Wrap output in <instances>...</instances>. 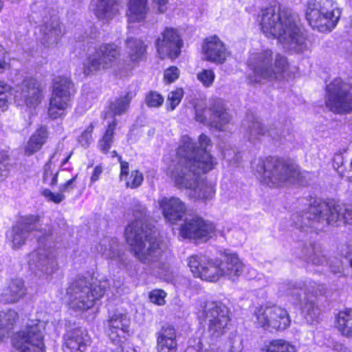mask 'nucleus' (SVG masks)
Returning <instances> with one entry per match:
<instances>
[{"instance_id":"nucleus-3","label":"nucleus","mask_w":352,"mask_h":352,"mask_svg":"<svg viewBox=\"0 0 352 352\" xmlns=\"http://www.w3.org/2000/svg\"><path fill=\"white\" fill-rule=\"evenodd\" d=\"M125 239L130 252L135 258L144 264H152L159 261L163 255L170 252L168 245L144 227V221H130L125 228Z\"/></svg>"},{"instance_id":"nucleus-55","label":"nucleus","mask_w":352,"mask_h":352,"mask_svg":"<svg viewBox=\"0 0 352 352\" xmlns=\"http://www.w3.org/2000/svg\"><path fill=\"white\" fill-rule=\"evenodd\" d=\"M102 173V168L100 166H96L90 179L91 182H96L99 179L100 175H101Z\"/></svg>"},{"instance_id":"nucleus-50","label":"nucleus","mask_w":352,"mask_h":352,"mask_svg":"<svg viewBox=\"0 0 352 352\" xmlns=\"http://www.w3.org/2000/svg\"><path fill=\"white\" fill-rule=\"evenodd\" d=\"M224 158L232 166H237L241 160V154L232 150L225 152Z\"/></svg>"},{"instance_id":"nucleus-14","label":"nucleus","mask_w":352,"mask_h":352,"mask_svg":"<svg viewBox=\"0 0 352 352\" xmlns=\"http://www.w3.org/2000/svg\"><path fill=\"white\" fill-rule=\"evenodd\" d=\"M120 50L114 43L102 44L88 58L85 65L84 73L89 75L92 72L111 67L119 58Z\"/></svg>"},{"instance_id":"nucleus-37","label":"nucleus","mask_w":352,"mask_h":352,"mask_svg":"<svg viewBox=\"0 0 352 352\" xmlns=\"http://www.w3.org/2000/svg\"><path fill=\"white\" fill-rule=\"evenodd\" d=\"M117 124L118 122L116 119H113V121L109 124L104 134L99 141L100 150L104 153H107L111 146L113 140L114 131Z\"/></svg>"},{"instance_id":"nucleus-29","label":"nucleus","mask_w":352,"mask_h":352,"mask_svg":"<svg viewBox=\"0 0 352 352\" xmlns=\"http://www.w3.org/2000/svg\"><path fill=\"white\" fill-rule=\"evenodd\" d=\"M25 288L19 280H11L3 290L1 300L5 304L14 303L24 296Z\"/></svg>"},{"instance_id":"nucleus-33","label":"nucleus","mask_w":352,"mask_h":352,"mask_svg":"<svg viewBox=\"0 0 352 352\" xmlns=\"http://www.w3.org/2000/svg\"><path fill=\"white\" fill-rule=\"evenodd\" d=\"M297 348L291 341L284 338H274L261 348L260 352H297Z\"/></svg>"},{"instance_id":"nucleus-5","label":"nucleus","mask_w":352,"mask_h":352,"mask_svg":"<svg viewBox=\"0 0 352 352\" xmlns=\"http://www.w3.org/2000/svg\"><path fill=\"white\" fill-rule=\"evenodd\" d=\"M200 324L207 325V331L212 340L226 336L230 331L232 312L228 305L219 300H208L196 311Z\"/></svg>"},{"instance_id":"nucleus-8","label":"nucleus","mask_w":352,"mask_h":352,"mask_svg":"<svg viewBox=\"0 0 352 352\" xmlns=\"http://www.w3.org/2000/svg\"><path fill=\"white\" fill-rule=\"evenodd\" d=\"M305 17L313 29L328 32L336 26L340 11L333 0H309L306 4Z\"/></svg>"},{"instance_id":"nucleus-17","label":"nucleus","mask_w":352,"mask_h":352,"mask_svg":"<svg viewBox=\"0 0 352 352\" xmlns=\"http://www.w3.org/2000/svg\"><path fill=\"white\" fill-rule=\"evenodd\" d=\"M217 229L212 221H184L179 235L183 239H193L196 243L208 241L216 236Z\"/></svg>"},{"instance_id":"nucleus-21","label":"nucleus","mask_w":352,"mask_h":352,"mask_svg":"<svg viewBox=\"0 0 352 352\" xmlns=\"http://www.w3.org/2000/svg\"><path fill=\"white\" fill-rule=\"evenodd\" d=\"M130 318L124 313H114L107 319L108 336L115 344L124 343L130 335Z\"/></svg>"},{"instance_id":"nucleus-57","label":"nucleus","mask_w":352,"mask_h":352,"mask_svg":"<svg viewBox=\"0 0 352 352\" xmlns=\"http://www.w3.org/2000/svg\"><path fill=\"white\" fill-rule=\"evenodd\" d=\"M9 87L3 82H0V97L5 96V94L7 91H8Z\"/></svg>"},{"instance_id":"nucleus-61","label":"nucleus","mask_w":352,"mask_h":352,"mask_svg":"<svg viewBox=\"0 0 352 352\" xmlns=\"http://www.w3.org/2000/svg\"><path fill=\"white\" fill-rule=\"evenodd\" d=\"M113 154H114L115 155H117V153H116V151H113Z\"/></svg>"},{"instance_id":"nucleus-38","label":"nucleus","mask_w":352,"mask_h":352,"mask_svg":"<svg viewBox=\"0 0 352 352\" xmlns=\"http://www.w3.org/2000/svg\"><path fill=\"white\" fill-rule=\"evenodd\" d=\"M56 153H54L50 160L45 164L43 168V182L51 186H54L57 183V176L58 171L54 168L52 164V160L56 157Z\"/></svg>"},{"instance_id":"nucleus-52","label":"nucleus","mask_w":352,"mask_h":352,"mask_svg":"<svg viewBox=\"0 0 352 352\" xmlns=\"http://www.w3.org/2000/svg\"><path fill=\"white\" fill-rule=\"evenodd\" d=\"M118 160L120 162V180H124L125 177L129 175V164L126 162L122 161L121 157H119Z\"/></svg>"},{"instance_id":"nucleus-60","label":"nucleus","mask_w":352,"mask_h":352,"mask_svg":"<svg viewBox=\"0 0 352 352\" xmlns=\"http://www.w3.org/2000/svg\"><path fill=\"white\" fill-rule=\"evenodd\" d=\"M3 8V3L0 1V11Z\"/></svg>"},{"instance_id":"nucleus-42","label":"nucleus","mask_w":352,"mask_h":352,"mask_svg":"<svg viewBox=\"0 0 352 352\" xmlns=\"http://www.w3.org/2000/svg\"><path fill=\"white\" fill-rule=\"evenodd\" d=\"M166 293L162 289H153L148 294L149 300L160 306L164 305L166 303Z\"/></svg>"},{"instance_id":"nucleus-31","label":"nucleus","mask_w":352,"mask_h":352,"mask_svg":"<svg viewBox=\"0 0 352 352\" xmlns=\"http://www.w3.org/2000/svg\"><path fill=\"white\" fill-rule=\"evenodd\" d=\"M126 53L130 62L133 63L142 60L146 50L144 42L138 38H129L126 41Z\"/></svg>"},{"instance_id":"nucleus-26","label":"nucleus","mask_w":352,"mask_h":352,"mask_svg":"<svg viewBox=\"0 0 352 352\" xmlns=\"http://www.w3.org/2000/svg\"><path fill=\"white\" fill-rule=\"evenodd\" d=\"M157 202L167 220H179L186 212L184 203L179 198L163 197Z\"/></svg>"},{"instance_id":"nucleus-41","label":"nucleus","mask_w":352,"mask_h":352,"mask_svg":"<svg viewBox=\"0 0 352 352\" xmlns=\"http://www.w3.org/2000/svg\"><path fill=\"white\" fill-rule=\"evenodd\" d=\"M126 182L127 188H135L138 187L143 181V176L138 170L132 171L131 175L124 179Z\"/></svg>"},{"instance_id":"nucleus-24","label":"nucleus","mask_w":352,"mask_h":352,"mask_svg":"<svg viewBox=\"0 0 352 352\" xmlns=\"http://www.w3.org/2000/svg\"><path fill=\"white\" fill-rule=\"evenodd\" d=\"M218 258L220 263L221 277L228 276L230 279L239 277L243 271L244 264L236 252L224 250L219 252Z\"/></svg>"},{"instance_id":"nucleus-47","label":"nucleus","mask_w":352,"mask_h":352,"mask_svg":"<svg viewBox=\"0 0 352 352\" xmlns=\"http://www.w3.org/2000/svg\"><path fill=\"white\" fill-rule=\"evenodd\" d=\"M132 212L135 220L146 219L148 217L146 208L140 203H137L133 206Z\"/></svg>"},{"instance_id":"nucleus-13","label":"nucleus","mask_w":352,"mask_h":352,"mask_svg":"<svg viewBox=\"0 0 352 352\" xmlns=\"http://www.w3.org/2000/svg\"><path fill=\"white\" fill-rule=\"evenodd\" d=\"M72 87V82L66 77L58 76L54 79L48 109V115L52 119L54 120L64 115V111L69 104Z\"/></svg>"},{"instance_id":"nucleus-45","label":"nucleus","mask_w":352,"mask_h":352,"mask_svg":"<svg viewBox=\"0 0 352 352\" xmlns=\"http://www.w3.org/2000/svg\"><path fill=\"white\" fill-rule=\"evenodd\" d=\"M179 76V70L175 66H171L164 72V79L167 83L175 82Z\"/></svg>"},{"instance_id":"nucleus-34","label":"nucleus","mask_w":352,"mask_h":352,"mask_svg":"<svg viewBox=\"0 0 352 352\" xmlns=\"http://www.w3.org/2000/svg\"><path fill=\"white\" fill-rule=\"evenodd\" d=\"M336 327L342 335L346 337L352 335V315L350 309H346L338 312Z\"/></svg>"},{"instance_id":"nucleus-1","label":"nucleus","mask_w":352,"mask_h":352,"mask_svg":"<svg viewBox=\"0 0 352 352\" xmlns=\"http://www.w3.org/2000/svg\"><path fill=\"white\" fill-rule=\"evenodd\" d=\"M199 148L188 136H183L177 151V162L170 166L167 176L179 188L189 190L195 199L206 200L213 195V188L200 178L201 173L214 168V161L208 151L211 141L205 134L199 138Z\"/></svg>"},{"instance_id":"nucleus-30","label":"nucleus","mask_w":352,"mask_h":352,"mask_svg":"<svg viewBox=\"0 0 352 352\" xmlns=\"http://www.w3.org/2000/svg\"><path fill=\"white\" fill-rule=\"evenodd\" d=\"M48 138V131L45 126H40L31 135L25 147V153L31 155L39 151L45 144Z\"/></svg>"},{"instance_id":"nucleus-10","label":"nucleus","mask_w":352,"mask_h":352,"mask_svg":"<svg viewBox=\"0 0 352 352\" xmlns=\"http://www.w3.org/2000/svg\"><path fill=\"white\" fill-rule=\"evenodd\" d=\"M351 86L349 82L338 78L327 86L325 103L331 111L346 113L351 109Z\"/></svg>"},{"instance_id":"nucleus-25","label":"nucleus","mask_w":352,"mask_h":352,"mask_svg":"<svg viewBox=\"0 0 352 352\" xmlns=\"http://www.w3.org/2000/svg\"><path fill=\"white\" fill-rule=\"evenodd\" d=\"M157 352H177V331L175 327L169 323L161 326L155 333Z\"/></svg>"},{"instance_id":"nucleus-11","label":"nucleus","mask_w":352,"mask_h":352,"mask_svg":"<svg viewBox=\"0 0 352 352\" xmlns=\"http://www.w3.org/2000/svg\"><path fill=\"white\" fill-rule=\"evenodd\" d=\"M12 344L19 352H45L44 335L38 323L26 324L24 329L16 331Z\"/></svg>"},{"instance_id":"nucleus-59","label":"nucleus","mask_w":352,"mask_h":352,"mask_svg":"<svg viewBox=\"0 0 352 352\" xmlns=\"http://www.w3.org/2000/svg\"><path fill=\"white\" fill-rule=\"evenodd\" d=\"M71 155H72V153L66 157L65 158L62 162H61V165L63 166L65 165L69 160L70 157H71Z\"/></svg>"},{"instance_id":"nucleus-56","label":"nucleus","mask_w":352,"mask_h":352,"mask_svg":"<svg viewBox=\"0 0 352 352\" xmlns=\"http://www.w3.org/2000/svg\"><path fill=\"white\" fill-rule=\"evenodd\" d=\"M76 177H77V175L74 177L72 179L68 180L64 184L61 185L60 187V191H61L63 192L67 191L69 188H72V185L75 182Z\"/></svg>"},{"instance_id":"nucleus-28","label":"nucleus","mask_w":352,"mask_h":352,"mask_svg":"<svg viewBox=\"0 0 352 352\" xmlns=\"http://www.w3.org/2000/svg\"><path fill=\"white\" fill-rule=\"evenodd\" d=\"M93 11L98 19L109 20L118 12L116 0H93Z\"/></svg>"},{"instance_id":"nucleus-9","label":"nucleus","mask_w":352,"mask_h":352,"mask_svg":"<svg viewBox=\"0 0 352 352\" xmlns=\"http://www.w3.org/2000/svg\"><path fill=\"white\" fill-rule=\"evenodd\" d=\"M252 316L255 327L265 333L282 332L291 324L287 310L276 305H259L256 307Z\"/></svg>"},{"instance_id":"nucleus-18","label":"nucleus","mask_w":352,"mask_h":352,"mask_svg":"<svg viewBox=\"0 0 352 352\" xmlns=\"http://www.w3.org/2000/svg\"><path fill=\"white\" fill-rule=\"evenodd\" d=\"M44 86L37 79L27 77L19 86V94L15 96L16 101L19 105L36 107L43 98Z\"/></svg>"},{"instance_id":"nucleus-51","label":"nucleus","mask_w":352,"mask_h":352,"mask_svg":"<svg viewBox=\"0 0 352 352\" xmlns=\"http://www.w3.org/2000/svg\"><path fill=\"white\" fill-rule=\"evenodd\" d=\"M9 58L6 50L0 45V73L9 68Z\"/></svg>"},{"instance_id":"nucleus-20","label":"nucleus","mask_w":352,"mask_h":352,"mask_svg":"<svg viewBox=\"0 0 352 352\" xmlns=\"http://www.w3.org/2000/svg\"><path fill=\"white\" fill-rule=\"evenodd\" d=\"M206 113H209L210 114L208 120H207L204 112L197 109L196 120L200 122L208 124L211 127H214L218 130H223L224 126L230 120V116L226 111L223 102L220 100H214L208 110L206 111Z\"/></svg>"},{"instance_id":"nucleus-32","label":"nucleus","mask_w":352,"mask_h":352,"mask_svg":"<svg viewBox=\"0 0 352 352\" xmlns=\"http://www.w3.org/2000/svg\"><path fill=\"white\" fill-rule=\"evenodd\" d=\"M128 7L126 15L130 23L142 21L148 10L146 0H129Z\"/></svg>"},{"instance_id":"nucleus-44","label":"nucleus","mask_w":352,"mask_h":352,"mask_svg":"<svg viewBox=\"0 0 352 352\" xmlns=\"http://www.w3.org/2000/svg\"><path fill=\"white\" fill-rule=\"evenodd\" d=\"M93 124H90L78 138L79 143L84 147L88 146L92 140Z\"/></svg>"},{"instance_id":"nucleus-6","label":"nucleus","mask_w":352,"mask_h":352,"mask_svg":"<svg viewBox=\"0 0 352 352\" xmlns=\"http://www.w3.org/2000/svg\"><path fill=\"white\" fill-rule=\"evenodd\" d=\"M104 287L91 282L85 276H78L70 281L66 289L67 305L75 311H87L105 294Z\"/></svg>"},{"instance_id":"nucleus-4","label":"nucleus","mask_w":352,"mask_h":352,"mask_svg":"<svg viewBox=\"0 0 352 352\" xmlns=\"http://www.w3.org/2000/svg\"><path fill=\"white\" fill-rule=\"evenodd\" d=\"M248 65L252 73L248 75V82L252 85L280 81L286 70L287 59L280 54L274 53L269 49L261 50L250 55Z\"/></svg>"},{"instance_id":"nucleus-16","label":"nucleus","mask_w":352,"mask_h":352,"mask_svg":"<svg viewBox=\"0 0 352 352\" xmlns=\"http://www.w3.org/2000/svg\"><path fill=\"white\" fill-rule=\"evenodd\" d=\"M183 45L179 32L172 28H166L155 41V46L161 59H176L181 54Z\"/></svg>"},{"instance_id":"nucleus-39","label":"nucleus","mask_w":352,"mask_h":352,"mask_svg":"<svg viewBox=\"0 0 352 352\" xmlns=\"http://www.w3.org/2000/svg\"><path fill=\"white\" fill-rule=\"evenodd\" d=\"M197 78L204 87H209L212 86L214 82L215 74L212 69H205L197 72Z\"/></svg>"},{"instance_id":"nucleus-46","label":"nucleus","mask_w":352,"mask_h":352,"mask_svg":"<svg viewBox=\"0 0 352 352\" xmlns=\"http://www.w3.org/2000/svg\"><path fill=\"white\" fill-rule=\"evenodd\" d=\"M146 102L149 107H158L162 104L164 98L156 92H151L147 96Z\"/></svg>"},{"instance_id":"nucleus-35","label":"nucleus","mask_w":352,"mask_h":352,"mask_svg":"<svg viewBox=\"0 0 352 352\" xmlns=\"http://www.w3.org/2000/svg\"><path fill=\"white\" fill-rule=\"evenodd\" d=\"M19 320V314L13 309L7 311H0V331L3 336L11 332Z\"/></svg>"},{"instance_id":"nucleus-12","label":"nucleus","mask_w":352,"mask_h":352,"mask_svg":"<svg viewBox=\"0 0 352 352\" xmlns=\"http://www.w3.org/2000/svg\"><path fill=\"white\" fill-rule=\"evenodd\" d=\"M188 265L195 278L208 282H217L221 278L218 258H212L202 254L188 257Z\"/></svg>"},{"instance_id":"nucleus-48","label":"nucleus","mask_w":352,"mask_h":352,"mask_svg":"<svg viewBox=\"0 0 352 352\" xmlns=\"http://www.w3.org/2000/svg\"><path fill=\"white\" fill-rule=\"evenodd\" d=\"M10 159L5 153H0V180L7 176Z\"/></svg>"},{"instance_id":"nucleus-53","label":"nucleus","mask_w":352,"mask_h":352,"mask_svg":"<svg viewBox=\"0 0 352 352\" xmlns=\"http://www.w3.org/2000/svg\"><path fill=\"white\" fill-rule=\"evenodd\" d=\"M156 5L157 10L160 13L164 12L167 9V3L168 0H152Z\"/></svg>"},{"instance_id":"nucleus-23","label":"nucleus","mask_w":352,"mask_h":352,"mask_svg":"<svg viewBox=\"0 0 352 352\" xmlns=\"http://www.w3.org/2000/svg\"><path fill=\"white\" fill-rule=\"evenodd\" d=\"M90 344L87 333L80 328L67 331L63 336V352H85Z\"/></svg>"},{"instance_id":"nucleus-15","label":"nucleus","mask_w":352,"mask_h":352,"mask_svg":"<svg viewBox=\"0 0 352 352\" xmlns=\"http://www.w3.org/2000/svg\"><path fill=\"white\" fill-rule=\"evenodd\" d=\"M346 210L336 200L328 201L314 199L309 207V215L305 217L307 220L321 219L322 220H346ZM348 215L349 214L347 213Z\"/></svg>"},{"instance_id":"nucleus-49","label":"nucleus","mask_w":352,"mask_h":352,"mask_svg":"<svg viewBox=\"0 0 352 352\" xmlns=\"http://www.w3.org/2000/svg\"><path fill=\"white\" fill-rule=\"evenodd\" d=\"M42 195L50 201H52L55 204L60 203L64 199L65 196L60 192L54 193L48 189H45L42 192Z\"/></svg>"},{"instance_id":"nucleus-7","label":"nucleus","mask_w":352,"mask_h":352,"mask_svg":"<svg viewBox=\"0 0 352 352\" xmlns=\"http://www.w3.org/2000/svg\"><path fill=\"white\" fill-rule=\"evenodd\" d=\"M254 175L266 185L275 187L297 181L300 171L297 166L289 165L274 157L259 160L255 168Z\"/></svg>"},{"instance_id":"nucleus-22","label":"nucleus","mask_w":352,"mask_h":352,"mask_svg":"<svg viewBox=\"0 0 352 352\" xmlns=\"http://www.w3.org/2000/svg\"><path fill=\"white\" fill-rule=\"evenodd\" d=\"M202 51L205 59L215 64H223L230 56L224 43L216 35L204 39Z\"/></svg>"},{"instance_id":"nucleus-27","label":"nucleus","mask_w":352,"mask_h":352,"mask_svg":"<svg viewBox=\"0 0 352 352\" xmlns=\"http://www.w3.org/2000/svg\"><path fill=\"white\" fill-rule=\"evenodd\" d=\"M245 136L250 141H255L259 140L262 136L268 133L269 135L274 140H278L281 138L278 132L274 130H267L265 126L258 120H254L248 122L245 126Z\"/></svg>"},{"instance_id":"nucleus-58","label":"nucleus","mask_w":352,"mask_h":352,"mask_svg":"<svg viewBox=\"0 0 352 352\" xmlns=\"http://www.w3.org/2000/svg\"><path fill=\"white\" fill-rule=\"evenodd\" d=\"M7 102V96L0 97V107H3L6 105Z\"/></svg>"},{"instance_id":"nucleus-36","label":"nucleus","mask_w":352,"mask_h":352,"mask_svg":"<svg viewBox=\"0 0 352 352\" xmlns=\"http://www.w3.org/2000/svg\"><path fill=\"white\" fill-rule=\"evenodd\" d=\"M130 102L131 98L129 94L115 100L111 102L108 113L114 117L126 113L129 107Z\"/></svg>"},{"instance_id":"nucleus-40","label":"nucleus","mask_w":352,"mask_h":352,"mask_svg":"<svg viewBox=\"0 0 352 352\" xmlns=\"http://www.w3.org/2000/svg\"><path fill=\"white\" fill-rule=\"evenodd\" d=\"M316 298L312 293H308L306 295L305 301L303 305V309L308 315H315L318 313L319 308L316 304V301L313 300Z\"/></svg>"},{"instance_id":"nucleus-19","label":"nucleus","mask_w":352,"mask_h":352,"mask_svg":"<svg viewBox=\"0 0 352 352\" xmlns=\"http://www.w3.org/2000/svg\"><path fill=\"white\" fill-rule=\"evenodd\" d=\"M43 40L47 47L56 45L63 32L61 28L58 12L56 10L49 8L45 11L41 25Z\"/></svg>"},{"instance_id":"nucleus-2","label":"nucleus","mask_w":352,"mask_h":352,"mask_svg":"<svg viewBox=\"0 0 352 352\" xmlns=\"http://www.w3.org/2000/svg\"><path fill=\"white\" fill-rule=\"evenodd\" d=\"M259 25L267 37L276 38L287 50L301 52L307 47L298 16L292 10L280 6L263 9Z\"/></svg>"},{"instance_id":"nucleus-54","label":"nucleus","mask_w":352,"mask_h":352,"mask_svg":"<svg viewBox=\"0 0 352 352\" xmlns=\"http://www.w3.org/2000/svg\"><path fill=\"white\" fill-rule=\"evenodd\" d=\"M19 233H15L13 236L12 243L14 248H19L21 245L24 244L25 240L21 239Z\"/></svg>"},{"instance_id":"nucleus-43","label":"nucleus","mask_w":352,"mask_h":352,"mask_svg":"<svg viewBox=\"0 0 352 352\" xmlns=\"http://www.w3.org/2000/svg\"><path fill=\"white\" fill-rule=\"evenodd\" d=\"M184 96V91L181 88H177L169 93L168 96V102L170 110H174L175 107L180 103Z\"/></svg>"}]
</instances>
